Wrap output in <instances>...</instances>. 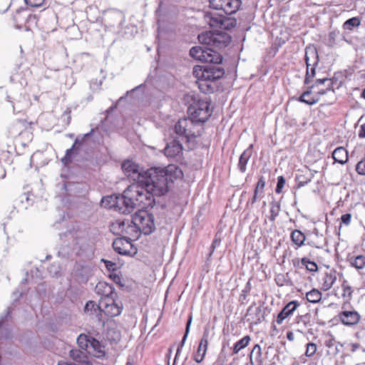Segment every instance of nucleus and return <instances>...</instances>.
I'll return each mask as SVG.
<instances>
[{
  "label": "nucleus",
  "mask_w": 365,
  "mask_h": 365,
  "mask_svg": "<svg viewBox=\"0 0 365 365\" xmlns=\"http://www.w3.org/2000/svg\"><path fill=\"white\" fill-rule=\"evenodd\" d=\"M183 177L182 170L175 165L166 167H152L145 170V176L141 180L142 185L131 184L122 195H111L102 199V205L109 208L118 209L123 214H128L135 207H151L153 210L164 204L156 202L155 197L165 195L172 188L174 182Z\"/></svg>",
  "instance_id": "nucleus-1"
},
{
  "label": "nucleus",
  "mask_w": 365,
  "mask_h": 365,
  "mask_svg": "<svg viewBox=\"0 0 365 365\" xmlns=\"http://www.w3.org/2000/svg\"><path fill=\"white\" fill-rule=\"evenodd\" d=\"M122 232L130 234V232H140L145 235L153 232L155 230V222L153 212L138 210L130 220L117 222Z\"/></svg>",
  "instance_id": "nucleus-2"
},
{
  "label": "nucleus",
  "mask_w": 365,
  "mask_h": 365,
  "mask_svg": "<svg viewBox=\"0 0 365 365\" xmlns=\"http://www.w3.org/2000/svg\"><path fill=\"white\" fill-rule=\"evenodd\" d=\"M202 130V125L200 123L195 122L190 117L180 119L174 128L175 134L187 141L200 136Z\"/></svg>",
  "instance_id": "nucleus-3"
},
{
  "label": "nucleus",
  "mask_w": 365,
  "mask_h": 365,
  "mask_svg": "<svg viewBox=\"0 0 365 365\" xmlns=\"http://www.w3.org/2000/svg\"><path fill=\"white\" fill-rule=\"evenodd\" d=\"M199 41L217 51L225 48L231 41V37L225 32L207 31L198 36Z\"/></svg>",
  "instance_id": "nucleus-4"
},
{
  "label": "nucleus",
  "mask_w": 365,
  "mask_h": 365,
  "mask_svg": "<svg viewBox=\"0 0 365 365\" xmlns=\"http://www.w3.org/2000/svg\"><path fill=\"white\" fill-rule=\"evenodd\" d=\"M210 100L207 98L204 99H199L197 101L194 102L188 108V113L193 120L197 123H203L212 115V110L210 108Z\"/></svg>",
  "instance_id": "nucleus-5"
},
{
  "label": "nucleus",
  "mask_w": 365,
  "mask_h": 365,
  "mask_svg": "<svg viewBox=\"0 0 365 365\" xmlns=\"http://www.w3.org/2000/svg\"><path fill=\"white\" fill-rule=\"evenodd\" d=\"M225 14L217 11L206 12L204 19L211 27L219 28L224 30H230L237 25L235 18L224 15Z\"/></svg>",
  "instance_id": "nucleus-6"
},
{
  "label": "nucleus",
  "mask_w": 365,
  "mask_h": 365,
  "mask_svg": "<svg viewBox=\"0 0 365 365\" xmlns=\"http://www.w3.org/2000/svg\"><path fill=\"white\" fill-rule=\"evenodd\" d=\"M190 56L202 62L210 63H221L222 56L217 51L208 46H193L190 50Z\"/></svg>",
  "instance_id": "nucleus-7"
},
{
  "label": "nucleus",
  "mask_w": 365,
  "mask_h": 365,
  "mask_svg": "<svg viewBox=\"0 0 365 365\" xmlns=\"http://www.w3.org/2000/svg\"><path fill=\"white\" fill-rule=\"evenodd\" d=\"M219 63L211 65L195 66L193 68V74L196 78H202L215 83L220 79L225 74L224 69L217 66Z\"/></svg>",
  "instance_id": "nucleus-8"
},
{
  "label": "nucleus",
  "mask_w": 365,
  "mask_h": 365,
  "mask_svg": "<svg viewBox=\"0 0 365 365\" xmlns=\"http://www.w3.org/2000/svg\"><path fill=\"white\" fill-rule=\"evenodd\" d=\"M122 170L124 173L130 180H133L132 184L142 185L141 180L145 176V170L140 168V166L132 160H124L121 165Z\"/></svg>",
  "instance_id": "nucleus-9"
},
{
  "label": "nucleus",
  "mask_w": 365,
  "mask_h": 365,
  "mask_svg": "<svg viewBox=\"0 0 365 365\" xmlns=\"http://www.w3.org/2000/svg\"><path fill=\"white\" fill-rule=\"evenodd\" d=\"M210 7L226 15L235 14L240 9V0H209Z\"/></svg>",
  "instance_id": "nucleus-10"
},
{
  "label": "nucleus",
  "mask_w": 365,
  "mask_h": 365,
  "mask_svg": "<svg viewBox=\"0 0 365 365\" xmlns=\"http://www.w3.org/2000/svg\"><path fill=\"white\" fill-rule=\"evenodd\" d=\"M112 245L113 250L121 255L132 256L136 253L130 240L125 237L116 238Z\"/></svg>",
  "instance_id": "nucleus-11"
},
{
  "label": "nucleus",
  "mask_w": 365,
  "mask_h": 365,
  "mask_svg": "<svg viewBox=\"0 0 365 365\" xmlns=\"http://www.w3.org/2000/svg\"><path fill=\"white\" fill-rule=\"evenodd\" d=\"M347 305L348 303L343 304L341 307L343 310L337 315L338 319L346 326L356 325L361 319L360 314L355 310H346Z\"/></svg>",
  "instance_id": "nucleus-12"
},
{
  "label": "nucleus",
  "mask_w": 365,
  "mask_h": 365,
  "mask_svg": "<svg viewBox=\"0 0 365 365\" xmlns=\"http://www.w3.org/2000/svg\"><path fill=\"white\" fill-rule=\"evenodd\" d=\"M102 306V312L109 317H115L119 316L123 309L120 302H116L113 299L108 298L107 301H101Z\"/></svg>",
  "instance_id": "nucleus-13"
},
{
  "label": "nucleus",
  "mask_w": 365,
  "mask_h": 365,
  "mask_svg": "<svg viewBox=\"0 0 365 365\" xmlns=\"http://www.w3.org/2000/svg\"><path fill=\"white\" fill-rule=\"evenodd\" d=\"M317 53L314 48H307L305 52V61L307 67L305 83L308 84L309 78H313L315 74V68L314 66L317 62Z\"/></svg>",
  "instance_id": "nucleus-14"
},
{
  "label": "nucleus",
  "mask_w": 365,
  "mask_h": 365,
  "mask_svg": "<svg viewBox=\"0 0 365 365\" xmlns=\"http://www.w3.org/2000/svg\"><path fill=\"white\" fill-rule=\"evenodd\" d=\"M8 101L10 102L13 111L15 113H19L27 109L31 102L29 97L21 93L19 96L11 98L8 96Z\"/></svg>",
  "instance_id": "nucleus-15"
},
{
  "label": "nucleus",
  "mask_w": 365,
  "mask_h": 365,
  "mask_svg": "<svg viewBox=\"0 0 365 365\" xmlns=\"http://www.w3.org/2000/svg\"><path fill=\"white\" fill-rule=\"evenodd\" d=\"M93 131V130L92 129L91 132L83 135V136H78L76 138L71 148L66 150L65 156L61 159V162L64 165H68L71 162L73 156L77 153L78 147L82 144L85 138H88L91 135Z\"/></svg>",
  "instance_id": "nucleus-16"
},
{
  "label": "nucleus",
  "mask_w": 365,
  "mask_h": 365,
  "mask_svg": "<svg viewBox=\"0 0 365 365\" xmlns=\"http://www.w3.org/2000/svg\"><path fill=\"white\" fill-rule=\"evenodd\" d=\"M208 336L209 331L205 330L203 333L202 337L200 341L197 353L194 355L193 359L197 363H201L205 355L207 350L208 346Z\"/></svg>",
  "instance_id": "nucleus-17"
},
{
  "label": "nucleus",
  "mask_w": 365,
  "mask_h": 365,
  "mask_svg": "<svg viewBox=\"0 0 365 365\" xmlns=\"http://www.w3.org/2000/svg\"><path fill=\"white\" fill-rule=\"evenodd\" d=\"M96 289L98 294H101L103 297L101 301H107L108 297L113 299L117 295L114 291L113 287L106 282H98L96 287Z\"/></svg>",
  "instance_id": "nucleus-18"
},
{
  "label": "nucleus",
  "mask_w": 365,
  "mask_h": 365,
  "mask_svg": "<svg viewBox=\"0 0 365 365\" xmlns=\"http://www.w3.org/2000/svg\"><path fill=\"white\" fill-rule=\"evenodd\" d=\"M337 275L338 273L334 269H331L324 272L320 279L322 289L324 291L330 289L336 281Z\"/></svg>",
  "instance_id": "nucleus-19"
},
{
  "label": "nucleus",
  "mask_w": 365,
  "mask_h": 365,
  "mask_svg": "<svg viewBox=\"0 0 365 365\" xmlns=\"http://www.w3.org/2000/svg\"><path fill=\"white\" fill-rule=\"evenodd\" d=\"M312 87L318 89L317 93L319 96L324 95L329 91L334 92L333 81L331 78L317 79Z\"/></svg>",
  "instance_id": "nucleus-20"
},
{
  "label": "nucleus",
  "mask_w": 365,
  "mask_h": 365,
  "mask_svg": "<svg viewBox=\"0 0 365 365\" xmlns=\"http://www.w3.org/2000/svg\"><path fill=\"white\" fill-rule=\"evenodd\" d=\"M182 151V145L177 140L168 143L164 149L165 155L168 158H176Z\"/></svg>",
  "instance_id": "nucleus-21"
},
{
  "label": "nucleus",
  "mask_w": 365,
  "mask_h": 365,
  "mask_svg": "<svg viewBox=\"0 0 365 365\" xmlns=\"http://www.w3.org/2000/svg\"><path fill=\"white\" fill-rule=\"evenodd\" d=\"M297 309V301L294 300L288 303L278 314L276 319V322L278 324H281L283 321L289 316L293 314Z\"/></svg>",
  "instance_id": "nucleus-22"
},
{
  "label": "nucleus",
  "mask_w": 365,
  "mask_h": 365,
  "mask_svg": "<svg viewBox=\"0 0 365 365\" xmlns=\"http://www.w3.org/2000/svg\"><path fill=\"white\" fill-rule=\"evenodd\" d=\"M197 83L198 85V88L201 92L204 93H212L217 88V83H215L212 81H209L207 79H204L202 78H197Z\"/></svg>",
  "instance_id": "nucleus-23"
},
{
  "label": "nucleus",
  "mask_w": 365,
  "mask_h": 365,
  "mask_svg": "<svg viewBox=\"0 0 365 365\" xmlns=\"http://www.w3.org/2000/svg\"><path fill=\"white\" fill-rule=\"evenodd\" d=\"M252 155V145H250L244 152L241 154L239 158L237 164L238 169L241 173L246 171L247 164Z\"/></svg>",
  "instance_id": "nucleus-24"
},
{
  "label": "nucleus",
  "mask_w": 365,
  "mask_h": 365,
  "mask_svg": "<svg viewBox=\"0 0 365 365\" xmlns=\"http://www.w3.org/2000/svg\"><path fill=\"white\" fill-rule=\"evenodd\" d=\"M85 312L90 313L91 314H96L98 320L105 324V322L101 319L102 317V306L97 304L93 301L88 302L84 307Z\"/></svg>",
  "instance_id": "nucleus-25"
},
{
  "label": "nucleus",
  "mask_w": 365,
  "mask_h": 365,
  "mask_svg": "<svg viewBox=\"0 0 365 365\" xmlns=\"http://www.w3.org/2000/svg\"><path fill=\"white\" fill-rule=\"evenodd\" d=\"M30 14L26 9H18L16 13L14 14L13 19L16 24V26L19 29L23 27V26L26 24L28 19L29 18Z\"/></svg>",
  "instance_id": "nucleus-26"
},
{
  "label": "nucleus",
  "mask_w": 365,
  "mask_h": 365,
  "mask_svg": "<svg viewBox=\"0 0 365 365\" xmlns=\"http://www.w3.org/2000/svg\"><path fill=\"white\" fill-rule=\"evenodd\" d=\"M250 358L251 365H263L262 349L259 344L255 345L250 353Z\"/></svg>",
  "instance_id": "nucleus-27"
},
{
  "label": "nucleus",
  "mask_w": 365,
  "mask_h": 365,
  "mask_svg": "<svg viewBox=\"0 0 365 365\" xmlns=\"http://www.w3.org/2000/svg\"><path fill=\"white\" fill-rule=\"evenodd\" d=\"M332 158L335 162L343 165L348 160V152L343 147L336 148L332 153Z\"/></svg>",
  "instance_id": "nucleus-28"
},
{
  "label": "nucleus",
  "mask_w": 365,
  "mask_h": 365,
  "mask_svg": "<svg viewBox=\"0 0 365 365\" xmlns=\"http://www.w3.org/2000/svg\"><path fill=\"white\" fill-rule=\"evenodd\" d=\"M319 95L318 94L313 96L310 91H307L302 94V96L298 98V101L305 103L307 105H314L319 100Z\"/></svg>",
  "instance_id": "nucleus-29"
},
{
  "label": "nucleus",
  "mask_w": 365,
  "mask_h": 365,
  "mask_svg": "<svg viewBox=\"0 0 365 365\" xmlns=\"http://www.w3.org/2000/svg\"><path fill=\"white\" fill-rule=\"evenodd\" d=\"M34 195L30 193H23L19 197V202L21 204V208L27 210L34 202Z\"/></svg>",
  "instance_id": "nucleus-30"
},
{
  "label": "nucleus",
  "mask_w": 365,
  "mask_h": 365,
  "mask_svg": "<svg viewBox=\"0 0 365 365\" xmlns=\"http://www.w3.org/2000/svg\"><path fill=\"white\" fill-rule=\"evenodd\" d=\"M250 341V336L247 335L237 341L233 346L232 354H237L240 351L248 346Z\"/></svg>",
  "instance_id": "nucleus-31"
},
{
  "label": "nucleus",
  "mask_w": 365,
  "mask_h": 365,
  "mask_svg": "<svg viewBox=\"0 0 365 365\" xmlns=\"http://www.w3.org/2000/svg\"><path fill=\"white\" fill-rule=\"evenodd\" d=\"M69 355L71 359L78 363H84L86 359V354L83 351L73 349L69 351Z\"/></svg>",
  "instance_id": "nucleus-32"
},
{
  "label": "nucleus",
  "mask_w": 365,
  "mask_h": 365,
  "mask_svg": "<svg viewBox=\"0 0 365 365\" xmlns=\"http://www.w3.org/2000/svg\"><path fill=\"white\" fill-rule=\"evenodd\" d=\"M350 264L357 269H361L365 267V256L360 255L355 257L351 258Z\"/></svg>",
  "instance_id": "nucleus-33"
},
{
  "label": "nucleus",
  "mask_w": 365,
  "mask_h": 365,
  "mask_svg": "<svg viewBox=\"0 0 365 365\" xmlns=\"http://www.w3.org/2000/svg\"><path fill=\"white\" fill-rule=\"evenodd\" d=\"M322 298V293L317 289H312L306 294V299L308 302L312 303H317L319 302Z\"/></svg>",
  "instance_id": "nucleus-34"
},
{
  "label": "nucleus",
  "mask_w": 365,
  "mask_h": 365,
  "mask_svg": "<svg viewBox=\"0 0 365 365\" xmlns=\"http://www.w3.org/2000/svg\"><path fill=\"white\" fill-rule=\"evenodd\" d=\"M301 268L306 269L307 270H308L311 272H314L317 271V269H318V267H317V264L314 262L311 261L306 257H303L302 259Z\"/></svg>",
  "instance_id": "nucleus-35"
},
{
  "label": "nucleus",
  "mask_w": 365,
  "mask_h": 365,
  "mask_svg": "<svg viewBox=\"0 0 365 365\" xmlns=\"http://www.w3.org/2000/svg\"><path fill=\"white\" fill-rule=\"evenodd\" d=\"M341 287L343 289L342 297L346 299L347 300L351 299V298L352 297L353 289L349 285L347 280H346V279L343 280L342 284H341Z\"/></svg>",
  "instance_id": "nucleus-36"
},
{
  "label": "nucleus",
  "mask_w": 365,
  "mask_h": 365,
  "mask_svg": "<svg viewBox=\"0 0 365 365\" xmlns=\"http://www.w3.org/2000/svg\"><path fill=\"white\" fill-rule=\"evenodd\" d=\"M360 25V20L356 17H354L348 19L344 24V28L345 29L351 30L354 27L359 26Z\"/></svg>",
  "instance_id": "nucleus-37"
},
{
  "label": "nucleus",
  "mask_w": 365,
  "mask_h": 365,
  "mask_svg": "<svg viewBox=\"0 0 365 365\" xmlns=\"http://www.w3.org/2000/svg\"><path fill=\"white\" fill-rule=\"evenodd\" d=\"M10 315V309H8L7 313L4 317H1L0 318V338H9L10 336V332L9 331H6L5 333H3L1 330V326L6 321V319Z\"/></svg>",
  "instance_id": "nucleus-38"
},
{
  "label": "nucleus",
  "mask_w": 365,
  "mask_h": 365,
  "mask_svg": "<svg viewBox=\"0 0 365 365\" xmlns=\"http://www.w3.org/2000/svg\"><path fill=\"white\" fill-rule=\"evenodd\" d=\"M280 210V207L278 202H274L271 204L270 212H271V220H274L275 217L278 215Z\"/></svg>",
  "instance_id": "nucleus-39"
},
{
  "label": "nucleus",
  "mask_w": 365,
  "mask_h": 365,
  "mask_svg": "<svg viewBox=\"0 0 365 365\" xmlns=\"http://www.w3.org/2000/svg\"><path fill=\"white\" fill-rule=\"evenodd\" d=\"M264 186H265L264 178L263 176H261L259 178L258 182L255 188L256 192H260V195L263 194Z\"/></svg>",
  "instance_id": "nucleus-40"
},
{
  "label": "nucleus",
  "mask_w": 365,
  "mask_h": 365,
  "mask_svg": "<svg viewBox=\"0 0 365 365\" xmlns=\"http://www.w3.org/2000/svg\"><path fill=\"white\" fill-rule=\"evenodd\" d=\"M317 351V346L314 343H308L306 345L305 354L307 356H312Z\"/></svg>",
  "instance_id": "nucleus-41"
},
{
  "label": "nucleus",
  "mask_w": 365,
  "mask_h": 365,
  "mask_svg": "<svg viewBox=\"0 0 365 365\" xmlns=\"http://www.w3.org/2000/svg\"><path fill=\"white\" fill-rule=\"evenodd\" d=\"M285 184V179L283 176H279L277 178V183L275 188V192L277 193H281L282 191V188Z\"/></svg>",
  "instance_id": "nucleus-42"
},
{
  "label": "nucleus",
  "mask_w": 365,
  "mask_h": 365,
  "mask_svg": "<svg viewBox=\"0 0 365 365\" xmlns=\"http://www.w3.org/2000/svg\"><path fill=\"white\" fill-rule=\"evenodd\" d=\"M26 5L31 6V7H40L41 6L43 3L45 2V0H24Z\"/></svg>",
  "instance_id": "nucleus-43"
},
{
  "label": "nucleus",
  "mask_w": 365,
  "mask_h": 365,
  "mask_svg": "<svg viewBox=\"0 0 365 365\" xmlns=\"http://www.w3.org/2000/svg\"><path fill=\"white\" fill-rule=\"evenodd\" d=\"M106 265V268L108 269V270L109 271H115L116 269V267H117V264L115 262H113L110 260H108V259H102L101 260Z\"/></svg>",
  "instance_id": "nucleus-44"
},
{
  "label": "nucleus",
  "mask_w": 365,
  "mask_h": 365,
  "mask_svg": "<svg viewBox=\"0 0 365 365\" xmlns=\"http://www.w3.org/2000/svg\"><path fill=\"white\" fill-rule=\"evenodd\" d=\"M264 196L263 194L260 195V192H256L255 190H254V195H253V197H252L251 200H250L248 202H247V205H250V206H252L255 202L256 201L258 200V199H261Z\"/></svg>",
  "instance_id": "nucleus-45"
},
{
  "label": "nucleus",
  "mask_w": 365,
  "mask_h": 365,
  "mask_svg": "<svg viewBox=\"0 0 365 365\" xmlns=\"http://www.w3.org/2000/svg\"><path fill=\"white\" fill-rule=\"evenodd\" d=\"M356 170L360 175H365V161L364 160L357 163Z\"/></svg>",
  "instance_id": "nucleus-46"
},
{
  "label": "nucleus",
  "mask_w": 365,
  "mask_h": 365,
  "mask_svg": "<svg viewBox=\"0 0 365 365\" xmlns=\"http://www.w3.org/2000/svg\"><path fill=\"white\" fill-rule=\"evenodd\" d=\"M77 342L79 345V346L83 349H86L87 347V342L86 340V336L80 335L77 339Z\"/></svg>",
  "instance_id": "nucleus-47"
},
{
  "label": "nucleus",
  "mask_w": 365,
  "mask_h": 365,
  "mask_svg": "<svg viewBox=\"0 0 365 365\" xmlns=\"http://www.w3.org/2000/svg\"><path fill=\"white\" fill-rule=\"evenodd\" d=\"M351 218V215L349 213H346L343 215L341 217L342 222L346 225H348L350 223Z\"/></svg>",
  "instance_id": "nucleus-48"
},
{
  "label": "nucleus",
  "mask_w": 365,
  "mask_h": 365,
  "mask_svg": "<svg viewBox=\"0 0 365 365\" xmlns=\"http://www.w3.org/2000/svg\"><path fill=\"white\" fill-rule=\"evenodd\" d=\"M297 233H298V241H299V236H302V239L300 240V242H298V247H301L302 245H304V242L305 240V236L304 235V233H302L301 231L298 230L297 231Z\"/></svg>",
  "instance_id": "nucleus-49"
},
{
  "label": "nucleus",
  "mask_w": 365,
  "mask_h": 365,
  "mask_svg": "<svg viewBox=\"0 0 365 365\" xmlns=\"http://www.w3.org/2000/svg\"><path fill=\"white\" fill-rule=\"evenodd\" d=\"M283 279H284V275H277L275 280H276V282L277 284L279 285V286H283Z\"/></svg>",
  "instance_id": "nucleus-50"
},
{
  "label": "nucleus",
  "mask_w": 365,
  "mask_h": 365,
  "mask_svg": "<svg viewBox=\"0 0 365 365\" xmlns=\"http://www.w3.org/2000/svg\"><path fill=\"white\" fill-rule=\"evenodd\" d=\"M287 339L290 341H293L294 340V334L292 331H288L287 332Z\"/></svg>",
  "instance_id": "nucleus-51"
},
{
  "label": "nucleus",
  "mask_w": 365,
  "mask_h": 365,
  "mask_svg": "<svg viewBox=\"0 0 365 365\" xmlns=\"http://www.w3.org/2000/svg\"><path fill=\"white\" fill-rule=\"evenodd\" d=\"M360 138H365V124L361 125V129L359 133Z\"/></svg>",
  "instance_id": "nucleus-52"
},
{
  "label": "nucleus",
  "mask_w": 365,
  "mask_h": 365,
  "mask_svg": "<svg viewBox=\"0 0 365 365\" xmlns=\"http://www.w3.org/2000/svg\"><path fill=\"white\" fill-rule=\"evenodd\" d=\"M143 87V85L140 84V85L136 86L135 88H134L133 89L127 91L126 93H125V96H127L130 93H133V92L137 91L141 89Z\"/></svg>",
  "instance_id": "nucleus-53"
},
{
  "label": "nucleus",
  "mask_w": 365,
  "mask_h": 365,
  "mask_svg": "<svg viewBox=\"0 0 365 365\" xmlns=\"http://www.w3.org/2000/svg\"><path fill=\"white\" fill-rule=\"evenodd\" d=\"M6 177V170L0 164V179H4Z\"/></svg>",
  "instance_id": "nucleus-54"
},
{
  "label": "nucleus",
  "mask_w": 365,
  "mask_h": 365,
  "mask_svg": "<svg viewBox=\"0 0 365 365\" xmlns=\"http://www.w3.org/2000/svg\"><path fill=\"white\" fill-rule=\"evenodd\" d=\"M296 234H297V230H294L291 233V239H292V241L295 244L297 245V237H296Z\"/></svg>",
  "instance_id": "nucleus-55"
},
{
  "label": "nucleus",
  "mask_w": 365,
  "mask_h": 365,
  "mask_svg": "<svg viewBox=\"0 0 365 365\" xmlns=\"http://www.w3.org/2000/svg\"><path fill=\"white\" fill-rule=\"evenodd\" d=\"M359 348V344H351V351L354 352Z\"/></svg>",
  "instance_id": "nucleus-56"
},
{
  "label": "nucleus",
  "mask_w": 365,
  "mask_h": 365,
  "mask_svg": "<svg viewBox=\"0 0 365 365\" xmlns=\"http://www.w3.org/2000/svg\"><path fill=\"white\" fill-rule=\"evenodd\" d=\"M220 240H218V239H215L213 241H212V245H213V247H217L218 245H220Z\"/></svg>",
  "instance_id": "nucleus-57"
},
{
  "label": "nucleus",
  "mask_w": 365,
  "mask_h": 365,
  "mask_svg": "<svg viewBox=\"0 0 365 365\" xmlns=\"http://www.w3.org/2000/svg\"><path fill=\"white\" fill-rule=\"evenodd\" d=\"M55 268L54 274H56L58 272V267L52 265L49 269L50 272H52L51 269Z\"/></svg>",
  "instance_id": "nucleus-58"
},
{
  "label": "nucleus",
  "mask_w": 365,
  "mask_h": 365,
  "mask_svg": "<svg viewBox=\"0 0 365 365\" xmlns=\"http://www.w3.org/2000/svg\"><path fill=\"white\" fill-rule=\"evenodd\" d=\"M58 365H73V364H68V362H66V361H59L58 363Z\"/></svg>",
  "instance_id": "nucleus-59"
},
{
  "label": "nucleus",
  "mask_w": 365,
  "mask_h": 365,
  "mask_svg": "<svg viewBox=\"0 0 365 365\" xmlns=\"http://www.w3.org/2000/svg\"><path fill=\"white\" fill-rule=\"evenodd\" d=\"M216 247H213L212 245H211L210 246V256H211L212 255V253L214 252L215 250Z\"/></svg>",
  "instance_id": "nucleus-60"
},
{
  "label": "nucleus",
  "mask_w": 365,
  "mask_h": 365,
  "mask_svg": "<svg viewBox=\"0 0 365 365\" xmlns=\"http://www.w3.org/2000/svg\"><path fill=\"white\" fill-rule=\"evenodd\" d=\"M112 276L113 277V279H114L115 282H116V279H120V278H119V277H118V275H116V274H113V275H112Z\"/></svg>",
  "instance_id": "nucleus-61"
},
{
  "label": "nucleus",
  "mask_w": 365,
  "mask_h": 365,
  "mask_svg": "<svg viewBox=\"0 0 365 365\" xmlns=\"http://www.w3.org/2000/svg\"><path fill=\"white\" fill-rule=\"evenodd\" d=\"M331 341H330L327 342L326 344V345L328 346H331Z\"/></svg>",
  "instance_id": "nucleus-62"
},
{
  "label": "nucleus",
  "mask_w": 365,
  "mask_h": 365,
  "mask_svg": "<svg viewBox=\"0 0 365 365\" xmlns=\"http://www.w3.org/2000/svg\"><path fill=\"white\" fill-rule=\"evenodd\" d=\"M362 96L365 98V88H364V91L362 93Z\"/></svg>",
  "instance_id": "nucleus-63"
},
{
  "label": "nucleus",
  "mask_w": 365,
  "mask_h": 365,
  "mask_svg": "<svg viewBox=\"0 0 365 365\" xmlns=\"http://www.w3.org/2000/svg\"><path fill=\"white\" fill-rule=\"evenodd\" d=\"M125 365H133L132 363L130 361H128Z\"/></svg>",
  "instance_id": "nucleus-64"
}]
</instances>
